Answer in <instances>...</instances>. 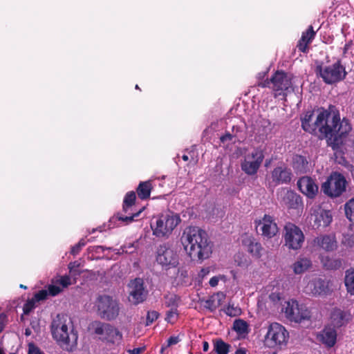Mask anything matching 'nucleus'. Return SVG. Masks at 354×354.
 I'll list each match as a JSON object with an SVG mask.
<instances>
[{"instance_id":"dca6fc26","label":"nucleus","mask_w":354,"mask_h":354,"mask_svg":"<svg viewBox=\"0 0 354 354\" xmlns=\"http://www.w3.org/2000/svg\"><path fill=\"white\" fill-rule=\"evenodd\" d=\"M264 158L261 150L255 149L251 154L245 156L244 161L241 163V169L248 175L257 174L261 164Z\"/></svg>"},{"instance_id":"473e14b6","label":"nucleus","mask_w":354,"mask_h":354,"mask_svg":"<svg viewBox=\"0 0 354 354\" xmlns=\"http://www.w3.org/2000/svg\"><path fill=\"white\" fill-rule=\"evenodd\" d=\"M249 326L247 322L243 319H235L233 323V330L239 335H245L249 332Z\"/></svg>"},{"instance_id":"4468645a","label":"nucleus","mask_w":354,"mask_h":354,"mask_svg":"<svg viewBox=\"0 0 354 354\" xmlns=\"http://www.w3.org/2000/svg\"><path fill=\"white\" fill-rule=\"evenodd\" d=\"M95 324L94 332L100 336L101 340L113 344L116 341L122 339V333L111 324L100 322H97Z\"/></svg>"},{"instance_id":"6e6552de","label":"nucleus","mask_w":354,"mask_h":354,"mask_svg":"<svg viewBox=\"0 0 354 354\" xmlns=\"http://www.w3.org/2000/svg\"><path fill=\"white\" fill-rule=\"evenodd\" d=\"M346 185L347 181L344 176L335 171L322 183L321 189L326 196L330 198H337L346 192Z\"/></svg>"},{"instance_id":"6e6d98bb","label":"nucleus","mask_w":354,"mask_h":354,"mask_svg":"<svg viewBox=\"0 0 354 354\" xmlns=\"http://www.w3.org/2000/svg\"><path fill=\"white\" fill-rule=\"evenodd\" d=\"M270 84H272V83L270 82V80L267 79L266 80H265L263 82H259L257 86L259 87H261V88H266V87H270Z\"/></svg>"},{"instance_id":"bf43d9fd","label":"nucleus","mask_w":354,"mask_h":354,"mask_svg":"<svg viewBox=\"0 0 354 354\" xmlns=\"http://www.w3.org/2000/svg\"><path fill=\"white\" fill-rule=\"evenodd\" d=\"M209 350V343L206 341L203 342V351L207 352Z\"/></svg>"},{"instance_id":"13d9d810","label":"nucleus","mask_w":354,"mask_h":354,"mask_svg":"<svg viewBox=\"0 0 354 354\" xmlns=\"http://www.w3.org/2000/svg\"><path fill=\"white\" fill-rule=\"evenodd\" d=\"M218 278L217 277H213L210 279L209 283L212 287H215L218 285Z\"/></svg>"},{"instance_id":"39448f33","label":"nucleus","mask_w":354,"mask_h":354,"mask_svg":"<svg viewBox=\"0 0 354 354\" xmlns=\"http://www.w3.org/2000/svg\"><path fill=\"white\" fill-rule=\"evenodd\" d=\"M95 306L97 315L103 319L112 321L115 319L120 314L119 301L110 295H99L96 299Z\"/></svg>"},{"instance_id":"4be33fe9","label":"nucleus","mask_w":354,"mask_h":354,"mask_svg":"<svg viewBox=\"0 0 354 354\" xmlns=\"http://www.w3.org/2000/svg\"><path fill=\"white\" fill-rule=\"evenodd\" d=\"M307 288L313 295H324L329 291L328 282L321 278H315L308 283Z\"/></svg>"},{"instance_id":"20e7f679","label":"nucleus","mask_w":354,"mask_h":354,"mask_svg":"<svg viewBox=\"0 0 354 354\" xmlns=\"http://www.w3.org/2000/svg\"><path fill=\"white\" fill-rule=\"evenodd\" d=\"M154 218L156 221L151 222V227L153 234L158 238L168 237L181 221L179 215L169 211Z\"/></svg>"},{"instance_id":"c03bdc74","label":"nucleus","mask_w":354,"mask_h":354,"mask_svg":"<svg viewBox=\"0 0 354 354\" xmlns=\"http://www.w3.org/2000/svg\"><path fill=\"white\" fill-rule=\"evenodd\" d=\"M47 291L49 295L54 297L59 295L62 291V288L58 286L50 284L48 286Z\"/></svg>"},{"instance_id":"338daca9","label":"nucleus","mask_w":354,"mask_h":354,"mask_svg":"<svg viewBox=\"0 0 354 354\" xmlns=\"http://www.w3.org/2000/svg\"><path fill=\"white\" fill-rule=\"evenodd\" d=\"M0 354H5V353L3 352V350H1V348H0Z\"/></svg>"},{"instance_id":"864d4df0","label":"nucleus","mask_w":354,"mask_h":354,"mask_svg":"<svg viewBox=\"0 0 354 354\" xmlns=\"http://www.w3.org/2000/svg\"><path fill=\"white\" fill-rule=\"evenodd\" d=\"M146 349L145 346L139 347V348H135L133 349H130L128 351V352L130 354H141Z\"/></svg>"},{"instance_id":"ea45409f","label":"nucleus","mask_w":354,"mask_h":354,"mask_svg":"<svg viewBox=\"0 0 354 354\" xmlns=\"http://www.w3.org/2000/svg\"><path fill=\"white\" fill-rule=\"evenodd\" d=\"M224 312L228 316L236 317L241 314V310L240 308L234 306V304H229L225 308Z\"/></svg>"},{"instance_id":"09e8293b","label":"nucleus","mask_w":354,"mask_h":354,"mask_svg":"<svg viewBox=\"0 0 354 354\" xmlns=\"http://www.w3.org/2000/svg\"><path fill=\"white\" fill-rule=\"evenodd\" d=\"M7 316L4 313L0 314V333H1L6 324L7 322Z\"/></svg>"},{"instance_id":"2f4dec72","label":"nucleus","mask_w":354,"mask_h":354,"mask_svg":"<svg viewBox=\"0 0 354 354\" xmlns=\"http://www.w3.org/2000/svg\"><path fill=\"white\" fill-rule=\"evenodd\" d=\"M344 284L348 293L354 295V268H350L346 271Z\"/></svg>"},{"instance_id":"bb28decb","label":"nucleus","mask_w":354,"mask_h":354,"mask_svg":"<svg viewBox=\"0 0 354 354\" xmlns=\"http://www.w3.org/2000/svg\"><path fill=\"white\" fill-rule=\"evenodd\" d=\"M292 166L296 174H305L308 170V161L305 156L296 154L292 157Z\"/></svg>"},{"instance_id":"2eb2a0df","label":"nucleus","mask_w":354,"mask_h":354,"mask_svg":"<svg viewBox=\"0 0 354 354\" xmlns=\"http://www.w3.org/2000/svg\"><path fill=\"white\" fill-rule=\"evenodd\" d=\"M129 301L133 305H138L147 299V290L144 286V281L140 278L131 280L129 284Z\"/></svg>"},{"instance_id":"7c9ffc66","label":"nucleus","mask_w":354,"mask_h":354,"mask_svg":"<svg viewBox=\"0 0 354 354\" xmlns=\"http://www.w3.org/2000/svg\"><path fill=\"white\" fill-rule=\"evenodd\" d=\"M289 208L296 209L301 203V198L293 192H288L284 198Z\"/></svg>"},{"instance_id":"a878e982","label":"nucleus","mask_w":354,"mask_h":354,"mask_svg":"<svg viewBox=\"0 0 354 354\" xmlns=\"http://www.w3.org/2000/svg\"><path fill=\"white\" fill-rule=\"evenodd\" d=\"M312 267L311 260L306 257H299L291 266L293 272L295 274H301Z\"/></svg>"},{"instance_id":"f704fd0d","label":"nucleus","mask_w":354,"mask_h":354,"mask_svg":"<svg viewBox=\"0 0 354 354\" xmlns=\"http://www.w3.org/2000/svg\"><path fill=\"white\" fill-rule=\"evenodd\" d=\"M344 212L346 218L354 223V198H351L344 204Z\"/></svg>"},{"instance_id":"9b49d317","label":"nucleus","mask_w":354,"mask_h":354,"mask_svg":"<svg viewBox=\"0 0 354 354\" xmlns=\"http://www.w3.org/2000/svg\"><path fill=\"white\" fill-rule=\"evenodd\" d=\"M284 313L288 319L297 323L309 320L311 317L310 310L305 305L299 304L296 300L286 303Z\"/></svg>"},{"instance_id":"5701e85b","label":"nucleus","mask_w":354,"mask_h":354,"mask_svg":"<svg viewBox=\"0 0 354 354\" xmlns=\"http://www.w3.org/2000/svg\"><path fill=\"white\" fill-rule=\"evenodd\" d=\"M316 32L313 26H309L308 29L302 32L300 39L298 41L297 48L300 52L306 53L308 50V45L314 39Z\"/></svg>"},{"instance_id":"5fc2aeb1","label":"nucleus","mask_w":354,"mask_h":354,"mask_svg":"<svg viewBox=\"0 0 354 354\" xmlns=\"http://www.w3.org/2000/svg\"><path fill=\"white\" fill-rule=\"evenodd\" d=\"M104 250V247L101 245L90 246L88 248L89 252H100V251L103 252Z\"/></svg>"},{"instance_id":"ddd939ff","label":"nucleus","mask_w":354,"mask_h":354,"mask_svg":"<svg viewBox=\"0 0 354 354\" xmlns=\"http://www.w3.org/2000/svg\"><path fill=\"white\" fill-rule=\"evenodd\" d=\"M292 75L283 71H277L270 78L272 89L274 92V97L286 95L285 93L292 87Z\"/></svg>"},{"instance_id":"de8ad7c7","label":"nucleus","mask_w":354,"mask_h":354,"mask_svg":"<svg viewBox=\"0 0 354 354\" xmlns=\"http://www.w3.org/2000/svg\"><path fill=\"white\" fill-rule=\"evenodd\" d=\"M80 266V263L77 261L71 262L68 266L70 272L74 274H80V272L77 270Z\"/></svg>"},{"instance_id":"37998d69","label":"nucleus","mask_w":354,"mask_h":354,"mask_svg":"<svg viewBox=\"0 0 354 354\" xmlns=\"http://www.w3.org/2000/svg\"><path fill=\"white\" fill-rule=\"evenodd\" d=\"M160 314L156 310L148 311L146 319V326L151 325L159 317Z\"/></svg>"},{"instance_id":"f8f14e48","label":"nucleus","mask_w":354,"mask_h":354,"mask_svg":"<svg viewBox=\"0 0 354 354\" xmlns=\"http://www.w3.org/2000/svg\"><path fill=\"white\" fill-rule=\"evenodd\" d=\"M156 261L167 269L178 265V256L167 243L160 245L156 250Z\"/></svg>"},{"instance_id":"7ed1b4c3","label":"nucleus","mask_w":354,"mask_h":354,"mask_svg":"<svg viewBox=\"0 0 354 354\" xmlns=\"http://www.w3.org/2000/svg\"><path fill=\"white\" fill-rule=\"evenodd\" d=\"M72 322L66 315L58 314L51 323L53 338L64 346L73 347L77 344V333L73 329L68 331V325Z\"/></svg>"},{"instance_id":"e433bc0d","label":"nucleus","mask_w":354,"mask_h":354,"mask_svg":"<svg viewBox=\"0 0 354 354\" xmlns=\"http://www.w3.org/2000/svg\"><path fill=\"white\" fill-rule=\"evenodd\" d=\"M165 306L167 307L170 308V309H178V301L180 300V298L178 296L174 295H171V297H165Z\"/></svg>"},{"instance_id":"052dcab7","label":"nucleus","mask_w":354,"mask_h":354,"mask_svg":"<svg viewBox=\"0 0 354 354\" xmlns=\"http://www.w3.org/2000/svg\"><path fill=\"white\" fill-rule=\"evenodd\" d=\"M352 44V41H350L348 43L346 44L344 47V53H346V51L350 48L351 45Z\"/></svg>"},{"instance_id":"cd10ccee","label":"nucleus","mask_w":354,"mask_h":354,"mask_svg":"<svg viewBox=\"0 0 354 354\" xmlns=\"http://www.w3.org/2000/svg\"><path fill=\"white\" fill-rule=\"evenodd\" d=\"M333 221V216L330 210L322 209L317 212L314 224L317 227H327Z\"/></svg>"},{"instance_id":"79ce46f5","label":"nucleus","mask_w":354,"mask_h":354,"mask_svg":"<svg viewBox=\"0 0 354 354\" xmlns=\"http://www.w3.org/2000/svg\"><path fill=\"white\" fill-rule=\"evenodd\" d=\"M86 244V241L84 239H81L77 244L71 248V254L73 256L78 254L82 248L84 247Z\"/></svg>"},{"instance_id":"f3484780","label":"nucleus","mask_w":354,"mask_h":354,"mask_svg":"<svg viewBox=\"0 0 354 354\" xmlns=\"http://www.w3.org/2000/svg\"><path fill=\"white\" fill-rule=\"evenodd\" d=\"M292 172L285 164H281L271 171L272 181L275 185L289 184L292 178Z\"/></svg>"},{"instance_id":"8fccbe9b","label":"nucleus","mask_w":354,"mask_h":354,"mask_svg":"<svg viewBox=\"0 0 354 354\" xmlns=\"http://www.w3.org/2000/svg\"><path fill=\"white\" fill-rule=\"evenodd\" d=\"M180 341L178 337L177 336H171L167 339L166 347H169L170 346L176 344Z\"/></svg>"},{"instance_id":"aec40b11","label":"nucleus","mask_w":354,"mask_h":354,"mask_svg":"<svg viewBox=\"0 0 354 354\" xmlns=\"http://www.w3.org/2000/svg\"><path fill=\"white\" fill-rule=\"evenodd\" d=\"M259 224L261 225V234L265 238H272L279 231V228L274 219L270 215L265 214L262 220L259 221Z\"/></svg>"},{"instance_id":"680f3d73","label":"nucleus","mask_w":354,"mask_h":354,"mask_svg":"<svg viewBox=\"0 0 354 354\" xmlns=\"http://www.w3.org/2000/svg\"><path fill=\"white\" fill-rule=\"evenodd\" d=\"M235 354H246L245 351L243 348L237 349Z\"/></svg>"},{"instance_id":"4c0bfd02","label":"nucleus","mask_w":354,"mask_h":354,"mask_svg":"<svg viewBox=\"0 0 354 354\" xmlns=\"http://www.w3.org/2000/svg\"><path fill=\"white\" fill-rule=\"evenodd\" d=\"M220 141L221 143L225 144L226 142L235 143L238 140L235 133H231L230 131H225V133L220 137Z\"/></svg>"},{"instance_id":"423d86ee","label":"nucleus","mask_w":354,"mask_h":354,"mask_svg":"<svg viewBox=\"0 0 354 354\" xmlns=\"http://www.w3.org/2000/svg\"><path fill=\"white\" fill-rule=\"evenodd\" d=\"M315 72L327 84L339 82L344 80L347 75L345 67L342 64L339 59L331 65L326 66H322V65L317 66Z\"/></svg>"},{"instance_id":"393cba45","label":"nucleus","mask_w":354,"mask_h":354,"mask_svg":"<svg viewBox=\"0 0 354 354\" xmlns=\"http://www.w3.org/2000/svg\"><path fill=\"white\" fill-rule=\"evenodd\" d=\"M319 340L328 348L333 347L337 341V332L334 328L326 327L319 335Z\"/></svg>"},{"instance_id":"c85d7f7f","label":"nucleus","mask_w":354,"mask_h":354,"mask_svg":"<svg viewBox=\"0 0 354 354\" xmlns=\"http://www.w3.org/2000/svg\"><path fill=\"white\" fill-rule=\"evenodd\" d=\"M153 189L150 180L140 182L136 189L138 196L141 200H146L150 197Z\"/></svg>"},{"instance_id":"774afa93","label":"nucleus","mask_w":354,"mask_h":354,"mask_svg":"<svg viewBox=\"0 0 354 354\" xmlns=\"http://www.w3.org/2000/svg\"><path fill=\"white\" fill-rule=\"evenodd\" d=\"M136 89H138V90H140V87L138 86V84H137V85H136Z\"/></svg>"},{"instance_id":"3c124183","label":"nucleus","mask_w":354,"mask_h":354,"mask_svg":"<svg viewBox=\"0 0 354 354\" xmlns=\"http://www.w3.org/2000/svg\"><path fill=\"white\" fill-rule=\"evenodd\" d=\"M28 354H44L37 346L33 344L29 345Z\"/></svg>"},{"instance_id":"6ab92c4d","label":"nucleus","mask_w":354,"mask_h":354,"mask_svg":"<svg viewBox=\"0 0 354 354\" xmlns=\"http://www.w3.org/2000/svg\"><path fill=\"white\" fill-rule=\"evenodd\" d=\"M313 243L326 252H333L337 248V241L334 234H321L314 239Z\"/></svg>"},{"instance_id":"f257e3e1","label":"nucleus","mask_w":354,"mask_h":354,"mask_svg":"<svg viewBox=\"0 0 354 354\" xmlns=\"http://www.w3.org/2000/svg\"><path fill=\"white\" fill-rule=\"evenodd\" d=\"M313 111H307L301 118V127L306 132L315 134L317 129L322 137L326 140L327 145L333 150H338L344 143L351 125L348 119L340 120L339 111L330 112L324 108L318 109L315 121L312 123Z\"/></svg>"},{"instance_id":"c9c22d12","label":"nucleus","mask_w":354,"mask_h":354,"mask_svg":"<svg viewBox=\"0 0 354 354\" xmlns=\"http://www.w3.org/2000/svg\"><path fill=\"white\" fill-rule=\"evenodd\" d=\"M202 302L203 303V306L210 312H214L221 304L220 300L216 301L214 295L209 297L207 299L203 300Z\"/></svg>"},{"instance_id":"a211bd4d","label":"nucleus","mask_w":354,"mask_h":354,"mask_svg":"<svg viewBox=\"0 0 354 354\" xmlns=\"http://www.w3.org/2000/svg\"><path fill=\"white\" fill-rule=\"evenodd\" d=\"M297 184L300 192L310 198H314L318 193V186L310 176L301 177Z\"/></svg>"},{"instance_id":"a19ab883","label":"nucleus","mask_w":354,"mask_h":354,"mask_svg":"<svg viewBox=\"0 0 354 354\" xmlns=\"http://www.w3.org/2000/svg\"><path fill=\"white\" fill-rule=\"evenodd\" d=\"M36 302L33 297L28 299L23 306L24 314L28 315L35 308Z\"/></svg>"},{"instance_id":"412c9836","label":"nucleus","mask_w":354,"mask_h":354,"mask_svg":"<svg viewBox=\"0 0 354 354\" xmlns=\"http://www.w3.org/2000/svg\"><path fill=\"white\" fill-rule=\"evenodd\" d=\"M242 244L247 251L257 259L261 258L263 248L252 236H245L242 239Z\"/></svg>"},{"instance_id":"c756f323","label":"nucleus","mask_w":354,"mask_h":354,"mask_svg":"<svg viewBox=\"0 0 354 354\" xmlns=\"http://www.w3.org/2000/svg\"><path fill=\"white\" fill-rule=\"evenodd\" d=\"M321 263L325 269L330 270H337L342 266V259L330 258L328 256L322 257L321 258Z\"/></svg>"},{"instance_id":"58836bf2","label":"nucleus","mask_w":354,"mask_h":354,"mask_svg":"<svg viewBox=\"0 0 354 354\" xmlns=\"http://www.w3.org/2000/svg\"><path fill=\"white\" fill-rule=\"evenodd\" d=\"M178 317V309L173 308L168 310L166 313L165 321L167 323L174 324Z\"/></svg>"},{"instance_id":"f03ea898","label":"nucleus","mask_w":354,"mask_h":354,"mask_svg":"<svg viewBox=\"0 0 354 354\" xmlns=\"http://www.w3.org/2000/svg\"><path fill=\"white\" fill-rule=\"evenodd\" d=\"M181 241L187 254L193 261H203L208 259L212 252L211 241L207 232L198 227H186L181 236Z\"/></svg>"},{"instance_id":"4d7b16f0","label":"nucleus","mask_w":354,"mask_h":354,"mask_svg":"<svg viewBox=\"0 0 354 354\" xmlns=\"http://www.w3.org/2000/svg\"><path fill=\"white\" fill-rule=\"evenodd\" d=\"M210 272L209 268H203L201 270L198 276L201 278H204L207 276Z\"/></svg>"},{"instance_id":"69168bd1","label":"nucleus","mask_w":354,"mask_h":354,"mask_svg":"<svg viewBox=\"0 0 354 354\" xmlns=\"http://www.w3.org/2000/svg\"><path fill=\"white\" fill-rule=\"evenodd\" d=\"M20 288H24V289H26L27 288V287L26 286L22 285V284L20 285Z\"/></svg>"},{"instance_id":"603ef678","label":"nucleus","mask_w":354,"mask_h":354,"mask_svg":"<svg viewBox=\"0 0 354 354\" xmlns=\"http://www.w3.org/2000/svg\"><path fill=\"white\" fill-rule=\"evenodd\" d=\"M230 131L231 133H235L236 136V140L239 141V133L241 132V128L239 126L234 125Z\"/></svg>"},{"instance_id":"0eeeda50","label":"nucleus","mask_w":354,"mask_h":354,"mask_svg":"<svg viewBox=\"0 0 354 354\" xmlns=\"http://www.w3.org/2000/svg\"><path fill=\"white\" fill-rule=\"evenodd\" d=\"M289 333L281 324L274 322L269 325L264 343L268 348H281L286 345Z\"/></svg>"},{"instance_id":"9d476101","label":"nucleus","mask_w":354,"mask_h":354,"mask_svg":"<svg viewBox=\"0 0 354 354\" xmlns=\"http://www.w3.org/2000/svg\"><path fill=\"white\" fill-rule=\"evenodd\" d=\"M283 239L285 245L289 250H298L304 242V234L301 229L293 223H288L284 226Z\"/></svg>"},{"instance_id":"0e129e2a","label":"nucleus","mask_w":354,"mask_h":354,"mask_svg":"<svg viewBox=\"0 0 354 354\" xmlns=\"http://www.w3.org/2000/svg\"><path fill=\"white\" fill-rule=\"evenodd\" d=\"M166 348H167V347H166V346H162L161 347V349H160V353H162L164 352V350H165Z\"/></svg>"},{"instance_id":"72a5a7b5","label":"nucleus","mask_w":354,"mask_h":354,"mask_svg":"<svg viewBox=\"0 0 354 354\" xmlns=\"http://www.w3.org/2000/svg\"><path fill=\"white\" fill-rule=\"evenodd\" d=\"M230 347V344L225 343L221 339L216 340L214 344V351L216 354H228Z\"/></svg>"},{"instance_id":"1a4fd4ad","label":"nucleus","mask_w":354,"mask_h":354,"mask_svg":"<svg viewBox=\"0 0 354 354\" xmlns=\"http://www.w3.org/2000/svg\"><path fill=\"white\" fill-rule=\"evenodd\" d=\"M136 199V195L135 192L131 191L127 192L124 198L122 204V212L126 214V215H123L121 212H118L112 218V219H117L118 221H122L127 225L136 221V218L139 216L142 211V209L136 212L132 211V207L135 205Z\"/></svg>"},{"instance_id":"e2e57ef3","label":"nucleus","mask_w":354,"mask_h":354,"mask_svg":"<svg viewBox=\"0 0 354 354\" xmlns=\"http://www.w3.org/2000/svg\"><path fill=\"white\" fill-rule=\"evenodd\" d=\"M182 159H183L184 161H187V160H189V157H188V156H187V155L184 154V155H183V156H182Z\"/></svg>"},{"instance_id":"a18cd8bd","label":"nucleus","mask_w":354,"mask_h":354,"mask_svg":"<svg viewBox=\"0 0 354 354\" xmlns=\"http://www.w3.org/2000/svg\"><path fill=\"white\" fill-rule=\"evenodd\" d=\"M48 295L47 290H41L36 292L34 296V300H35L37 302L45 300Z\"/></svg>"},{"instance_id":"49530a36","label":"nucleus","mask_w":354,"mask_h":354,"mask_svg":"<svg viewBox=\"0 0 354 354\" xmlns=\"http://www.w3.org/2000/svg\"><path fill=\"white\" fill-rule=\"evenodd\" d=\"M56 283L60 284L62 288H67L71 284V279L69 276L64 275L59 279H57Z\"/></svg>"},{"instance_id":"b1692460","label":"nucleus","mask_w":354,"mask_h":354,"mask_svg":"<svg viewBox=\"0 0 354 354\" xmlns=\"http://www.w3.org/2000/svg\"><path fill=\"white\" fill-rule=\"evenodd\" d=\"M350 314L339 308H334L330 313V322L333 328H340L346 324L349 319Z\"/></svg>"}]
</instances>
